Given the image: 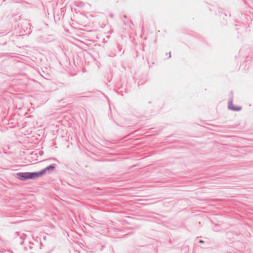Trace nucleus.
Instances as JSON below:
<instances>
[{"label":"nucleus","mask_w":253,"mask_h":253,"mask_svg":"<svg viewBox=\"0 0 253 253\" xmlns=\"http://www.w3.org/2000/svg\"><path fill=\"white\" fill-rule=\"evenodd\" d=\"M169 57H170L171 55H170V52L169 53Z\"/></svg>","instance_id":"obj_5"},{"label":"nucleus","mask_w":253,"mask_h":253,"mask_svg":"<svg viewBox=\"0 0 253 253\" xmlns=\"http://www.w3.org/2000/svg\"><path fill=\"white\" fill-rule=\"evenodd\" d=\"M55 165H50V166H48L47 167L43 169L41 171H40L39 172H37L39 177L42 176V175H43L47 171H49V170H54L55 169Z\"/></svg>","instance_id":"obj_2"},{"label":"nucleus","mask_w":253,"mask_h":253,"mask_svg":"<svg viewBox=\"0 0 253 253\" xmlns=\"http://www.w3.org/2000/svg\"><path fill=\"white\" fill-rule=\"evenodd\" d=\"M199 242H200V243H204V241H202V240H200V241H199Z\"/></svg>","instance_id":"obj_4"},{"label":"nucleus","mask_w":253,"mask_h":253,"mask_svg":"<svg viewBox=\"0 0 253 253\" xmlns=\"http://www.w3.org/2000/svg\"><path fill=\"white\" fill-rule=\"evenodd\" d=\"M228 108L233 111H240L241 110V107H235L232 101L229 102Z\"/></svg>","instance_id":"obj_3"},{"label":"nucleus","mask_w":253,"mask_h":253,"mask_svg":"<svg viewBox=\"0 0 253 253\" xmlns=\"http://www.w3.org/2000/svg\"><path fill=\"white\" fill-rule=\"evenodd\" d=\"M37 172H18L16 174V177L21 180H25L28 179H35L38 177Z\"/></svg>","instance_id":"obj_1"}]
</instances>
